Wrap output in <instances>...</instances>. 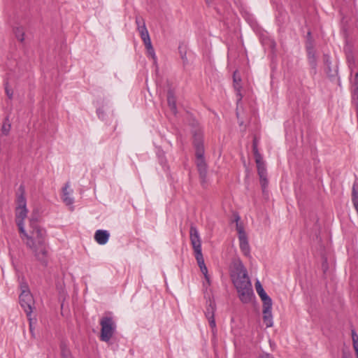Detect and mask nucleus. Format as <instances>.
Wrapping results in <instances>:
<instances>
[{
	"mask_svg": "<svg viewBox=\"0 0 358 358\" xmlns=\"http://www.w3.org/2000/svg\"><path fill=\"white\" fill-rule=\"evenodd\" d=\"M324 63L326 66L331 65L330 57L327 55H324Z\"/></svg>",
	"mask_w": 358,
	"mask_h": 358,
	"instance_id": "nucleus-35",
	"label": "nucleus"
},
{
	"mask_svg": "<svg viewBox=\"0 0 358 358\" xmlns=\"http://www.w3.org/2000/svg\"><path fill=\"white\" fill-rule=\"evenodd\" d=\"M257 172H258V175L259 176V181H260V185H261V187L262 189V192H263V193H265L266 191L268 185V181L267 179V171L266 169V166H260V167L259 166V168H257Z\"/></svg>",
	"mask_w": 358,
	"mask_h": 358,
	"instance_id": "nucleus-10",
	"label": "nucleus"
},
{
	"mask_svg": "<svg viewBox=\"0 0 358 358\" xmlns=\"http://www.w3.org/2000/svg\"><path fill=\"white\" fill-rule=\"evenodd\" d=\"M145 45L147 49L148 55L149 56H150L153 59V60L155 62L156 61V55H155V50L152 45V43H150Z\"/></svg>",
	"mask_w": 358,
	"mask_h": 358,
	"instance_id": "nucleus-25",
	"label": "nucleus"
},
{
	"mask_svg": "<svg viewBox=\"0 0 358 358\" xmlns=\"http://www.w3.org/2000/svg\"><path fill=\"white\" fill-rule=\"evenodd\" d=\"M27 318L29 322L30 331L32 333L33 332V318L31 317V316L27 317Z\"/></svg>",
	"mask_w": 358,
	"mask_h": 358,
	"instance_id": "nucleus-37",
	"label": "nucleus"
},
{
	"mask_svg": "<svg viewBox=\"0 0 358 358\" xmlns=\"http://www.w3.org/2000/svg\"><path fill=\"white\" fill-rule=\"evenodd\" d=\"M69 358H72V357H70Z\"/></svg>",
	"mask_w": 358,
	"mask_h": 358,
	"instance_id": "nucleus-41",
	"label": "nucleus"
},
{
	"mask_svg": "<svg viewBox=\"0 0 358 358\" xmlns=\"http://www.w3.org/2000/svg\"><path fill=\"white\" fill-rule=\"evenodd\" d=\"M27 207H16L15 209V222L18 227L20 234H25L24 227V220L27 215Z\"/></svg>",
	"mask_w": 358,
	"mask_h": 358,
	"instance_id": "nucleus-7",
	"label": "nucleus"
},
{
	"mask_svg": "<svg viewBox=\"0 0 358 358\" xmlns=\"http://www.w3.org/2000/svg\"><path fill=\"white\" fill-rule=\"evenodd\" d=\"M358 358V357H357Z\"/></svg>",
	"mask_w": 358,
	"mask_h": 358,
	"instance_id": "nucleus-42",
	"label": "nucleus"
},
{
	"mask_svg": "<svg viewBox=\"0 0 358 358\" xmlns=\"http://www.w3.org/2000/svg\"><path fill=\"white\" fill-rule=\"evenodd\" d=\"M167 102L168 105L171 109V110L176 114L177 113V107H176V99L175 97L174 92L172 90H169L167 92Z\"/></svg>",
	"mask_w": 358,
	"mask_h": 358,
	"instance_id": "nucleus-15",
	"label": "nucleus"
},
{
	"mask_svg": "<svg viewBox=\"0 0 358 358\" xmlns=\"http://www.w3.org/2000/svg\"><path fill=\"white\" fill-rule=\"evenodd\" d=\"M263 302V308L264 307H272V300L271 297H269L266 292H264L259 294Z\"/></svg>",
	"mask_w": 358,
	"mask_h": 358,
	"instance_id": "nucleus-21",
	"label": "nucleus"
},
{
	"mask_svg": "<svg viewBox=\"0 0 358 358\" xmlns=\"http://www.w3.org/2000/svg\"><path fill=\"white\" fill-rule=\"evenodd\" d=\"M238 239L240 242L241 250L245 256H249L250 250L247 236L244 237L243 234H242V236L239 237Z\"/></svg>",
	"mask_w": 358,
	"mask_h": 358,
	"instance_id": "nucleus-16",
	"label": "nucleus"
},
{
	"mask_svg": "<svg viewBox=\"0 0 358 358\" xmlns=\"http://www.w3.org/2000/svg\"><path fill=\"white\" fill-rule=\"evenodd\" d=\"M353 348L355 349L356 355L358 357V342L353 344Z\"/></svg>",
	"mask_w": 358,
	"mask_h": 358,
	"instance_id": "nucleus-38",
	"label": "nucleus"
},
{
	"mask_svg": "<svg viewBox=\"0 0 358 358\" xmlns=\"http://www.w3.org/2000/svg\"><path fill=\"white\" fill-rule=\"evenodd\" d=\"M32 219H34V220L36 221V224H38V217H36V215H34V214H33V215H31V217H30V219H29V222H31V220Z\"/></svg>",
	"mask_w": 358,
	"mask_h": 358,
	"instance_id": "nucleus-39",
	"label": "nucleus"
},
{
	"mask_svg": "<svg viewBox=\"0 0 358 358\" xmlns=\"http://www.w3.org/2000/svg\"><path fill=\"white\" fill-rule=\"evenodd\" d=\"M352 201L358 214V185L355 182L352 189Z\"/></svg>",
	"mask_w": 358,
	"mask_h": 358,
	"instance_id": "nucleus-18",
	"label": "nucleus"
},
{
	"mask_svg": "<svg viewBox=\"0 0 358 358\" xmlns=\"http://www.w3.org/2000/svg\"><path fill=\"white\" fill-rule=\"evenodd\" d=\"M61 355L62 358H69L71 357L69 350L64 345L61 346Z\"/></svg>",
	"mask_w": 358,
	"mask_h": 358,
	"instance_id": "nucleus-26",
	"label": "nucleus"
},
{
	"mask_svg": "<svg viewBox=\"0 0 358 358\" xmlns=\"http://www.w3.org/2000/svg\"><path fill=\"white\" fill-rule=\"evenodd\" d=\"M252 150H253V153H254V156H255V162L257 164V168H259V167L264 166L265 164L263 161V158H262L261 154L258 151L257 145L255 142L253 143Z\"/></svg>",
	"mask_w": 358,
	"mask_h": 358,
	"instance_id": "nucleus-17",
	"label": "nucleus"
},
{
	"mask_svg": "<svg viewBox=\"0 0 358 358\" xmlns=\"http://www.w3.org/2000/svg\"><path fill=\"white\" fill-rule=\"evenodd\" d=\"M208 322L210 328L212 329V332L213 334H215L217 331L216 329V323L215 320V317L211 316V318L208 319Z\"/></svg>",
	"mask_w": 358,
	"mask_h": 358,
	"instance_id": "nucleus-28",
	"label": "nucleus"
},
{
	"mask_svg": "<svg viewBox=\"0 0 358 358\" xmlns=\"http://www.w3.org/2000/svg\"><path fill=\"white\" fill-rule=\"evenodd\" d=\"M138 31L141 38L145 45L151 43L150 35H149L148 31L146 28V26H141L140 27V29Z\"/></svg>",
	"mask_w": 358,
	"mask_h": 358,
	"instance_id": "nucleus-19",
	"label": "nucleus"
},
{
	"mask_svg": "<svg viewBox=\"0 0 358 358\" xmlns=\"http://www.w3.org/2000/svg\"><path fill=\"white\" fill-rule=\"evenodd\" d=\"M325 71H326L327 74L329 76H330V77L334 76V74L332 73L331 69L330 66H326V70Z\"/></svg>",
	"mask_w": 358,
	"mask_h": 358,
	"instance_id": "nucleus-36",
	"label": "nucleus"
},
{
	"mask_svg": "<svg viewBox=\"0 0 358 358\" xmlns=\"http://www.w3.org/2000/svg\"><path fill=\"white\" fill-rule=\"evenodd\" d=\"M25 190L23 185H20L18 188L17 196V207H27V201L24 196Z\"/></svg>",
	"mask_w": 358,
	"mask_h": 358,
	"instance_id": "nucleus-14",
	"label": "nucleus"
},
{
	"mask_svg": "<svg viewBox=\"0 0 358 358\" xmlns=\"http://www.w3.org/2000/svg\"><path fill=\"white\" fill-rule=\"evenodd\" d=\"M21 293L19 296V302L25 312L27 317L31 316L33 309L34 308V300L31 295L28 285L26 282L20 283Z\"/></svg>",
	"mask_w": 358,
	"mask_h": 358,
	"instance_id": "nucleus-5",
	"label": "nucleus"
},
{
	"mask_svg": "<svg viewBox=\"0 0 358 358\" xmlns=\"http://www.w3.org/2000/svg\"><path fill=\"white\" fill-rule=\"evenodd\" d=\"M248 275V271L243 262L240 259L234 262L233 271L231 273V278H241Z\"/></svg>",
	"mask_w": 358,
	"mask_h": 358,
	"instance_id": "nucleus-9",
	"label": "nucleus"
},
{
	"mask_svg": "<svg viewBox=\"0 0 358 358\" xmlns=\"http://www.w3.org/2000/svg\"><path fill=\"white\" fill-rule=\"evenodd\" d=\"M101 335L100 339L104 342H108L113 337L115 329L116 324L112 317L105 316L100 320Z\"/></svg>",
	"mask_w": 358,
	"mask_h": 358,
	"instance_id": "nucleus-6",
	"label": "nucleus"
},
{
	"mask_svg": "<svg viewBox=\"0 0 358 358\" xmlns=\"http://www.w3.org/2000/svg\"><path fill=\"white\" fill-rule=\"evenodd\" d=\"M10 123L9 122L8 118L6 117L1 127V134L7 136L10 130Z\"/></svg>",
	"mask_w": 358,
	"mask_h": 358,
	"instance_id": "nucleus-24",
	"label": "nucleus"
},
{
	"mask_svg": "<svg viewBox=\"0 0 358 358\" xmlns=\"http://www.w3.org/2000/svg\"><path fill=\"white\" fill-rule=\"evenodd\" d=\"M96 114L99 119H101L103 121L106 120V118H105L106 114H105V112L103 108H98L96 110Z\"/></svg>",
	"mask_w": 358,
	"mask_h": 358,
	"instance_id": "nucleus-30",
	"label": "nucleus"
},
{
	"mask_svg": "<svg viewBox=\"0 0 358 358\" xmlns=\"http://www.w3.org/2000/svg\"><path fill=\"white\" fill-rule=\"evenodd\" d=\"M263 302V308L264 307H272V300L271 297H269L266 292H264L259 294Z\"/></svg>",
	"mask_w": 358,
	"mask_h": 358,
	"instance_id": "nucleus-20",
	"label": "nucleus"
},
{
	"mask_svg": "<svg viewBox=\"0 0 358 358\" xmlns=\"http://www.w3.org/2000/svg\"><path fill=\"white\" fill-rule=\"evenodd\" d=\"M205 315L208 320L211 318V315L212 317H214V308L211 305H210V307L206 309Z\"/></svg>",
	"mask_w": 358,
	"mask_h": 358,
	"instance_id": "nucleus-29",
	"label": "nucleus"
},
{
	"mask_svg": "<svg viewBox=\"0 0 358 358\" xmlns=\"http://www.w3.org/2000/svg\"><path fill=\"white\" fill-rule=\"evenodd\" d=\"M308 62L311 69V73L315 75L317 73V59L315 51L312 45H306Z\"/></svg>",
	"mask_w": 358,
	"mask_h": 358,
	"instance_id": "nucleus-8",
	"label": "nucleus"
},
{
	"mask_svg": "<svg viewBox=\"0 0 358 358\" xmlns=\"http://www.w3.org/2000/svg\"><path fill=\"white\" fill-rule=\"evenodd\" d=\"M69 188V184L67 182L65 186L62 189L63 196L62 199L63 201L65 203L66 206H70L71 210L73 209V207L72 206L74 199L73 197L70 196V192L68 191V189Z\"/></svg>",
	"mask_w": 358,
	"mask_h": 358,
	"instance_id": "nucleus-12",
	"label": "nucleus"
},
{
	"mask_svg": "<svg viewBox=\"0 0 358 358\" xmlns=\"http://www.w3.org/2000/svg\"><path fill=\"white\" fill-rule=\"evenodd\" d=\"M22 236L27 238L26 245L32 250L36 259L43 265H46L48 250L45 241V229L36 224V221L32 219L30 222L29 234L25 231V234Z\"/></svg>",
	"mask_w": 358,
	"mask_h": 358,
	"instance_id": "nucleus-1",
	"label": "nucleus"
},
{
	"mask_svg": "<svg viewBox=\"0 0 358 358\" xmlns=\"http://www.w3.org/2000/svg\"><path fill=\"white\" fill-rule=\"evenodd\" d=\"M14 34L18 41H20V42L24 41V31L22 27H16L14 29Z\"/></svg>",
	"mask_w": 358,
	"mask_h": 358,
	"instance_id": "nucleus-23",
	"label": "nucleus"
},
{
	"mask_svg": "<svg viewBox=\"0 0 358 358\" xmlns=\"http://www.w3.org/2000/svg\"><path fill=\"white\" fill-rule=\"evenodd\" d=\"M231 280L241 302L243 303H250L254 296V292L249 276L235 278Z\"/></svg>",
	"mask_w": 358,
	"mask_h": 358,
	"instance_id": "nucleus-4",
	"label": "nucleus"
},
{
	"mask_svg": "<svg viewBox=\"0 0 358 358\" xmlns=\"http://www.w3.org/2000/svg\"><path fill=\"white\" fill-rule=\"evenodd\" d=\"M110 233L107 230L98 229L94 234V240L99 245H105L108 243Z\"/></svg>",
	"mask_w": 358,
	"mask_h": 358,
	"instance_id": "nucleus-11",
	"label": "nucleus"
},
{
	"mask_svg": "<svg viewBox=\"0 0 358 358\" xmlns=\"http://www.w3.org/2000/svg\"><path fill=\"white\" fill-rule=\"evenodd\" d=\"M352 339L353 344L358 343V335L355 330H352Z\"/></svg>",
	"mask_w": 358,
	"mask_h": 358,
	"instance_id": "nucleus-34",
	"label": "nucleus"
},
{
	"mask_svg": "<svg viewBox=\"0 0 358 358\" xmlns=\"http://www.w3.org/2000/svg\"><path fill=\"white\" fill-rule=\"evenodd\" d=\"M193 145L195 148L196 164L200 178L204 181L207 175V165L204 159L203 134L199 129L193 132Z\"/></svg>",
	"mask_w": 358,
	"mask_h": 358,
	"instance_id": "nucleus-2",
	"label": "nucleus"
},
{
	"mask_svg": "<svg viewBox=\"0 0 358 358\" xmlns=\"http://www.w3.org/2000/svg\"><path fill=\"white\" fill-rule=\"evenodd\" d=\"M233 80H234V88H235V90L237 91L238 94V95H241V94H239V92H240V90H241V84H240V83H241V78H240V77H238V76H237V75H236V71H235V72L234 73V75H233ZM241 98H242V97H241V96H240V99H241Z\"/></svg>",
	"mask_w": 358,
	"mask_h": 358,
	"instance_id": "nucleus-22",
	"label": "nucleus"
},
{
	"mask_svg": "<svg viewBox=\"0 0 358 358\" xmlns=\"http://www.w3.org/2000/svg\"><path fill=\"white\" fill-rule=\"evenodd\" d=\"M136 24L137 25V29L139 30L140 29V27L141 26H145V20L144 19L139 16V15H137L136 17Z\"/></svg>",
	"mask_w": 358,
	"mask_h": 358,
	"instance_id": "nucleus-27",
	"label": "nucleus"
},
{
	"mask_svg": "<svg viewBox=\"0 0 358 358\" xmlns=\"http://www.w3.org/2000/svg\"><path fill=\"white\" fill-rule=\"evenodd\" d=\"M189 238L192 245L195 258L200 268L201 271L204 275L207 283L210 284V277L208 273V269L205 264L203 257L201 251V240L197 228L192 224L189 229Z\"/></svg>",
	"mask_w": 358,
	"mask_h": 358,
	"instance_id": "nucleus-3",
	"label": "nucleus"
},
{
	"mask_svg": "<svg viewBox=\"0 0 358 358\" xmlns=\"http://www.w3.org/2000/svg\"><path fill=\"white\" fill-rule=\"evenodd\" d=\"M5 90H6V95L8 96V97L10 99H11L13 98V90L11 89H9L7 84L6 85Z\"/></svg>",
	"mask_w": 358,
	"mask_h": 358,
	"instance_id": "nucleus-33",
	"label": "nucleus"
},
{
	"mask_svg": "<svg viewBox=\"0 0 358 358\" xmlns=\"http://www.w3.org/2000/svg\"><path fill=\"white\" fill-rule=\"evenodd\" d=\"M272 307L263 308V320L266 327H271L273 326V317L271 313Z\"/></svg>",
	"mask_w": 358,
	"mask_h": 358,
	"instance_id": "nucleus-13",
	"label": "nucleus"
},
{
	"mask_svg": "<svg viewBox=\"0 0 358 358\" xmlns=\"http://www.w3.org/2000/svg\"><path fill=\"white\" fill-rule=\"evenodd\" d=\"M236 229L238 233V238L242 236V234H243L244 237H246V234L244 231L243 227L241 225H239L238 223L236 224Z\"/></svg>",
	"mask_w": 358,
	"mask_h": 358,
	"instance_id": "nucleus-32",
	"label": "nucleus"
},
{
	"mask_svg": "<svg viewBox=\"0 0 358 358\" xmlns=\"http://www.w3.org/2000/svg\"><path fill=\"white\" fill-rule=\"evenodd\" d=\"M343 358H351L350 356H347V355H343Z\"/></svg>",
	"mask_w": 358,
	"mask_h": 358,
	"instance_id": "nucleus-40",
	"label": "nucleus"
},
{
	"mask_svg": "<svg viewBox=\"0 0 358 358\" xmlns=\"http://www.w3.org/2000/svg\"><path fill=\"white\" fill-rule=\"evenodd\" d=\"M255 289L258 294L265 292L260 282L257 280L255 282Z\"/></svg>",
	"mask_w": 358,
	"mask_h": 358,
	"instance_id": "nucleus-31",
	"label": "nucleus"
}]
</instances>
